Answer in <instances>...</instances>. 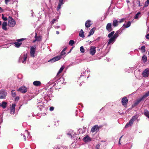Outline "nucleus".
Listing matches in <instances>:
<instances>
[{
	"label": "nucleus",
	"mask_w": 149,
	"mask_h": 149,
	"mask_svg": "<svg viewBox=\"0 0 149 149\" xmlns=\"http://www.w3.org/2000/svg\"><path fill=\"white\" fill-rule=\"evenodd\" d=\"M64 81V79L63 78L60 77L57 81L51 80L48 82V84L49 85H52L53 86H57L58 84L60 85L61 84H63L64 82L63 81Z\"/></svg>",
	"instance_id": "f257e3e1"
},
{
	"label": "nucleus",
	"mask_w": 149,
	"mask_h": 149,
	"mask_svg": "<svg viewBox=\"0 0 149 149\" xmlns=\"http://www.w3.org/2000/svg\"><path fill=\"white\" fill-rule=\"evenodd\" d=\"M149 96V91L146 93L141 97L137 99L134 102L135 105H138L141 101L145 99L146 97Z\"/></svg>",
	"instance_id": "f03ea898"
},
{
	"label": "nucleus",
	"mask_w": 149,
	"mask_h": 149,
	"mask_svg": "<svg viewBox=\"0 0 149 149\" xmlns=\"http://www.w3.org/2000/svg\"><path fill=\"white\" fill-rule=\"evenodd\" d=\"M67 135L69 136L70 138L74 140L77 139L78 137L77 136L78 135V134H76L72 130H70L67 133Z\"/></svg>",
	"instance_id": "7ed1b4c3"
},
{
	"label": "nucleus",
	"mask_w": 149,
	"mask_h": 149,
	"mask_svg": "<svg viewBox=\"0 0 149 149\" xmlns=\"http://www.w3.org/2000/svg\"><path fill=\"white\" fill-rule=\"evenodd\" d=\"M138 117L137 115H135L133 116L132 118L130 120L129 122L127 123L125 126V128H127L128 127L131 126L133 124L134 121L136 120Z\"/></svg>",
	"instance_id": "20e7f679"
},
{
	"label": "nucleus",
	"mask_w": 149,
	"mask_h": 149,
	"mask_svg": "<svg viewBox=\"0 0 149 149\" xmlns=\"http://www.w3.org/2000/svg\"><path fill=\"white\" fill-rule=\"evenodd\" d=\"M16 24L15 20L11 16H9L8 18V25L9 26L11 27H14Z\"/></svg>",
	"instance_id": "39448f33"
},
{
	"label": "nucleus",
	"mask_w": 149,
	"mask_h": 149,
	"mask_svg": "<svg viewBox=\"0 0 149 149\" xmlns=\"http://www.w3.org/2000/svg\"><path fill=\"white\" fill-rule=\"evenodd\" d=\"M27 58V55L26 54H22L19 58V62L23 63H26V61Z\"/></svg>",
	"instance_id": "423d86ee"
},
{
	"label": "nucleus",
	"mask_w": 149,
	"mask_h": 149,
	"mask_svg": "<svg viewBox=\"0 0 149 149\" xmlns=\"http://www.w3.org/2000/svg\"><path fill=\"white\" fill-rule=\"evenodd\" d=\"M36 46H33L31 47L30 48V54L31 56L34 57L35 56V52Z\"/></svg>",
	"instance_id": "0eeeda50"
},
{
	"label": "nucleus",
	"mask_w": 149,
	"mask_h": 149,
	"mask_svg": "<svg viewBox=\"0 0 149 149\" xmlns=\"http://www.w3.org/2000/svg\"><path fill=\"white\" fill-rule=\"evenodd\" d=\"M17 91L23 93H25L27 91L28 88L25 86H22L19 88Z\"/></svg>",
	"instance_id": "6e6552de"
},
{
	"label": "nucleus",
	"mask_w": 149,
	"mask_h": 149,
	"mask_svg": "<svg viewBox=\"0 0 149 149\" xmlns=\"http://www.w3.org/2000/svg\"><path fill=\"white\" fill-rule=\"evenodd\" d=\"M25 39V38H22L17 39V42H15L14 43V44H15V47L17 48L19 47L20 46L22 43V42H19L23 41Z\"/></svg>",
	"instance_id": "1a4fd4ad"
},
{
	"label": "nucleus",
	"mask_w": 149,
	"mask_h": 149,
	"mask_svg": "<svg viewBox=\"0 0 149 149\" xmlns=\"http://www.w3.org/2000/svg\"><path fill=\"white\" fill-rule=\"evenodd\" d=\"M61 58V56H57L52 58L50 59L48 61L49 62L54 63L56 61H58Z\"/></svg>",
	"instance_id": "9d476101"
},
{
	"label": "nucleus",
	"mask_w": 149,
	"mask_h": 149,
	"mask_svg": "<svg viewBox=\"0 0 149 149\" xmlns=\"http://www.w3.org/2000/svg\"><path fill=\"white\" fill-rule=\"evenodd\" d=\"M88 69H87V70H86L85 69H84L83 71L81 73L80 77L79 78V79L81 80V79H82V77H84V78H86V76L87 74L88 73V71L89 70H87Z\"/></svg>",
	"instance_id": "9b49d317"
},
{
	"label": "nucleus",
	"mask_w": 149,
	"mask_h": 149,
	"mask_svg": "<svg viewBox=\"0 0 149 149\" xmlns=\"http://www.w3.org/2000/svg\"><path fill=\"white\" fill-rule=\"evenodd\" d=\"M96 47L94 46H91L89 49V53L92 56L95 55L96 52Z\"/></svg>",
	"instance_id": "f8f14e48"
},
{
	"label": "nucleus",
	"mask_w": 149,
	"mask_h": 149,
	"mask_svg": "<svg viewBox=\"0 0 149 149\" xmlns=\"http://www.w3.org/2000/svg\"><path fill=\"white\" fill-rule=\"evenodd\" d=\"M7 95L6 92L4 90L0 91V99H4Z\"/></svg>",
	"instance_id": "ddd939ff"
},
{
	"label": "nucleus",
	"mask_w": 149,
	"mask_h": 149,
	"mask_svg": "<svg viewBox=\"0 0 149 149\" xmlns=\"http://www.w3.org/2000/svg\"><path fill=\"white\" fill-rule=\"evenodd\" d=\"M99 130V128L98 125H95L92 128L91 132L92 133H94L95 132H97Z\"/></svg>",
	"instance_id": "4468645a"
},
{
	"label": "nucleus",
	"mask_w": 149,
	"mask_h": 149,
	"mask_svg": "<svg viewBox=\"0 0 149 149\" xmlns=\"http://www.w3.org/2000/svg\"><path fill=\"white\" fill-rule=\"evenodd\" d=\"M106 29L108 32H111L113 30V29L112 27L111 23H109L107 24L106 27Z\"/></svg>",
	"instance_id": "2eb2a0df"
},
{
	"label": "nucleus",
	"mask_w": 149,
	"mask_h": 149,
	"mask_svg": "<svg viewBox=\"0 0 149 149\" xmlns=\"http://www.w3.org/2000/svg\"><path fill=\"white\" fill-rule=\"evenodd\" d=\"M27 135V138L28 139H29V138H30V134L28 132V131L26 130L25 131V133H24V134H21V135L22 136V135H23V137H24V141H26V135Z\"/></svg>",
	"instance_id": "dca6fc26"
},
{
	"label": "nucleus",
	"mask_w": 149,
	"mask_h": 149,
	"mask_svg": "<svg viewBox=\"0 0 149 149\" xmlns=\"http://www.w3.org/2000/svg\"><path fill=\"white\" fill-rule=\"evenodd\" d=\"M109 39L108 42L107 43V46L109 45H111L113 44L116 41V39L113 37V36Z\"/></svg>",
	"instance_id": "f3484780"
},
{
	"label": "nucleus",
	"mask_w": 149,
	"mask_h": 149,
	"mask_svg": "<svg viewBox=\"0 0 149 149\" xmlns=\"http://www.w3.org/2000/svg\"><path fill=\"white\" fill-rule=\"evenodd\" d=\"M149 74V70L148 69H145L142 73V75L145 77H148Z\"/></svg>",
	"instance_id": "a211bd4d"
},
{
	"label": "nucleus",
	"mask_w": 149,
	"mask_h": 149,
	"mask_svg": "<svg viewBox=\"0 0 149 149\" xmlns=\"http://www.w3.org/2000/svg\"><path fill=\"white\" fill-rule=\"evenodd\" d=\"M16 106V104L15 103H13L12 106L10 108V111L11 114H13L14 113L15 110V107Z\"/></svg>",
	"instance_id": "6ab92c4d"
},
{
	"label": "nucleus",
	"mask_w": 149,
	"mask_h": 149,
	"mask_svg": "<svg viewBox=\"0 0 149 149\" xmlns=\"http://www.w3.org/2000/svg\"><path fill=\"white\" fill-rule=\"evenodd\" d=\"M128 101V100L126 97H123L121 101L122 104L123 105H126L127 104Z\"/></svg>",
	"instance_id": "aec40b11"
},
{
	"label": "nucleus",
	"mask_w": 149,
	"mask_h": 149,
	"mask_svg": "<svg viewBox=\"0 0 149 149\" xmlns=\"http://www.w3.org/2000/svg\"><path fill=\"white\" fill-rule=\"evenodd\" d=\"M91 21L90 20H88L85 23L86 27L88 28L91 26L92 24L91 23Z\"/></svg>",
	"instance_id": "412c9836"
},
{
	"label": "nucleus",
	"mask_w": 149,
	"mask_h": 149,
	"mask_svg": "<svg viewBox=\"0 0 149 149\" xmlns=\"http://www.w3.org/2000/svg\"><path fill=\"white\" fill-rule=\"evenodd\" d=\"M45 106V104L43 103H40L37 106L38 107L40 110H42L43 108H44Z\"/></svg>",
	"instance_id": "4be33fe9"
},
{
	"label": "nucleus",
	"mask_w": 149,
	"mask_h": 149,
	"mask_svg": "<svg viewBox=\"0 0 149 149\" xmlns=\"http://www.w3.org/2000/svg\"><path fill=\"white\" fill-rule=\"evenodd\" d=\"M7 25V23L6 22H4L2 24V29L5 31H6L7 29L6 26Z\"/></svg>",
	"instance_id": "5701e85b"
},
{
	"label": "nucleus",
	"mask_w": 149,
	"mask_h": 149,
	"mask_svg": "<svg viewBox=\"0 0 149 149\" xmlns=\"http://www.w3.org/2000/svg\"><path fill=\"white\" fill-rule=\"evenodd\" d=\"M33 85L36 86H40L41 84L40 81H35L33 82Z\"/></svg>",
	"instance_id": "b1692460"
},
{
	"label": "nucleus",
	"mask_w": 149,
	"mask_h": 149,
	"mask_svg": "<svg viewBox=\"0 0 149 149\" xmlns=\"http://www.w3.org/2000/svg\"><path fill=\"white\" fill-rule=\"evenodd\" d=\"M83 140L85 142L90 141H91V139L88 135L86 136L83 139Z\"/></svg>",
	"instance_id": "393cba45"
},
{
	"label": "nucleus",
	"mask_w": 149,
	"mask_h": 149,
	"mask_svg": "<svg viewBox=\"0 0 149 149\" xmlns=\"http://www.w3.org/2000/svg\"><path fill=\"white\" fill-rule=\"evenodd\" d=\"M35 38L36 39V40H37L38 41H40L42 39L41 37L40 36H37V33H36V35L35 36Z\"/></svg>",
	"instance_id": "a878e982"
},
{
	"label": "nucleus",
	"mask_w": 149,
	"mask_h": 149,
	"mask_svg": "<svg viewBox=\"0 0 149 149\" xmlns=\"http://www.w3.org/2000/svg\"><path fill=\"white\" fill-rule=\"evenodd\" d=\"M118 21L116 19H114L113 22V25L114 27H116L118 25Z\"/></svg>",
	"instance_id": "bb28decb"
},
{
	"label": "nucleus",
	"mask_w": 149,
	"mask_h": 149,
	"mask_svg": "<svg viewBox=\"0 0 149 149\" xmlns=\"http://www.w3.org/2000/svg\"><path fill=\"white\" fill-rule=\"evenodd\" d=\"M141 12H139L135 15L134 18L135 19H138L141 17Z\"/></svg>",
	"instance_id": "cd10ccee"
},
{
	"label": "nucleus",
	"mask_w": 149,
	"mask_h": 149,
	"mask_svg": "<svg viewBox=\"0 0 149 149\" xmlns=\"http://www.w3.org/2000/svg\"><path fill=\"white\" fill-rule=\"evenodd\" d=\"M144 115L149 118V111L147 110H145L144 112Z\"/></svg>",
	"instance_id": "c85d7f7f"
},
{
	"label": "nucleus",
	"mask_w": 149,
	"mask_h": 149,
	"mask_svg": "<svg viewBox=\"0 0 149 149\" xmlns=\"http://www.w3.org/2000/svg\"><path fill=\"white\" fill-rule=\"evenodd\" d=\"M79 36L80 37H81L82 38H84L85 37L84 33V31H83L82 29H81L80 31Z\"/></svg>",
	"instance_id": "c756f323"
},
{
	"label": "nucleus",
	"mask_w": 149,
	"mask_h": 149,
	"mask_svg": "<svg viewBox=\"0 0 149 149\" xmlns=\"http://www.w3.org/2000/svg\"><path fill=\"white\" fill-rule=\"evenodd\" d=\"M142 60L144 63L146 62L147 60V57L146 55H144L142 56Z\"/></svg>",
	"instance_id": "7c9ffc66"
},
{
	"label": "nucleus",
	"mask_w": 149,
	"mask_h": 149,
	"mask_svg": "<svg viewBox=\"0 0 149 149\" xmlns=\"http://www.w3.org/2000/svg\"><path fill=\"white\" fill-rule=\"evenodd\" d=\"M64 68V67L63 66H62L60 68V69L59 71H58L57 74L56 76V77H57V76L58 75V74H59L60 73H61L63 70V69Z\"/></svg>",
	"instance_id": "2f4dec72"
},
{
	"label": "nucleus",
	"mask_w": 149,
	"mask_h": 149,
	"mask_svg": "<svg viewBox=\"0 0 149 149\" xmlns=\"http://www.w3.org/2000/svg\"><path fill=\"white\" fill-rule=\"evenodd\" d=\"M54 149H68L67 147L65 146L63 147L61 146H57L55 147Z\"/></svg>",
	"instance_id": "473e14b6"
},
{
	"label": "nucleus",
	"mask_w": 149,
	"mask_h": 149,
	"mask_svg": "<svg viewBox=\"0 0 149 149\" xmlns=\"http://www.w3.org/2000/svg\"><path fill=\"white\" fill-rule=\"evenodd\" d=\"M114 31H112L110 33L108 34L107 36L109 38H111V37L113 36V35H114Z\"/></svg>",
	"instance_id": "72a5a7b5"
},
{
	"label": "nucleus",
	"mask_w": 149,
	"mask_h": 149,
	"mask_svg": "<svg viewBox=\"0 0 149 149\" xmlns=\"http://www.w3.org/2000/svg\"><path fill=\"white\" fill-rule=\"evenodd\" d=\"M125 26V24H124L122 27L117 31H118L119 33H122L123 30L125 29L124 26Z\"/></svg>",
	"instance_id": "f704fd0d"
},
{
	"label": "nucleus",
	"mask_w": 149,
	"mask_h": 149,
	"mask_svg": "<svg viewBox=\"0 0 149 149\" xmlns=\"http://www.w3.org/2000/svg\"><path fill=\"white\" fill-rule=\"evenodd\" d=\"M119 33L118 31H117L113 37L116 39L119 36Z\"/></svg>",
	"instance_id": "c9c22d12"
},
{
	"label": "nucleus",
	"mask_w": 149,
	"mask_h": 149,
	"mask_svg": "<svg viewBox=\"0 0 149 149\" xmlns=\"http://www.w3.org/2000/svg\"><path fill=\"white\" fill-rule=\"evenodd\" d=\"M6 104L7 103L3 102H2L0 106L2 107L3 108L5 109L6 107Z\"/></svg>",
	"instance_id": "e433bc0d"
},
{
	"label": "nucleus",
	"mask_w": 149,
	"mask_h": 149,
	"mask_svg": "<svg viewBox=\"0 0 149 149\" xmlns=\"http://www.w3.org/2000/svg\"><path fill=\"white\" fill-rule=\"evenodd\" d=\"M131 24V22L130 21H129L127 23L126 25L125 24V26H124V28H127L129 27Z\"/></svg>",
	"instance_id": "4c0bfd02"
},
{
	"label": "nucleus",
	"mask_w": 149,
	"mask_h": 149,
	"mask_svg": "<svg viewBox=\"0 0 149 149\" xmlns=\"http://www.w3.org/2000/svg\"><path fill=\"white\" fill-rule=\"evenodd\" d=\"M93 28L91 29L88 35V37H90V36L93 34L94 33V31L93 30Z\"/></svg>",
	"instance_id": "58836bf2"
},
{
	"label": "nucleus",
	"mask_w": 149,
	"mask_h": 149,
	"mask_svg": "<svg viewBox=\"0 0 149 149\" xmlns=\"http://www.w3.org/2000/svg\"><path fill=\"white\" fill-rule=\"evenodd\" d=\"M145 46L144 45L142 46L140 49L141 52L142 53H144L146 51Z\"/></svg>",
	"instance_id": "ea45409f"
},
{
	"label": "nucleus",
	"mask_w": 149,
	"mask_h": 149,
	"mask_svg": "<svg viewBox=\"0 0 149 149\" xmlns=\"http://www.w3.org/2000/svg\"><path fill=\"white\" fill-rule=\"evenodd\" d=\"M74 44V41L72 40H70L69 42V44L71 46H72Z\"/></svg>",
	"instance_id": "a19ab883"
},
{
	"label": "nucleus",
	"mask_w": 149,
	"mask_h": 149,
	"mask_svg": "<svg viewBox=\"0 0 149 149\" xmlns=\"http://www.w3.org/2000/svg\"><path fill=\"white\" fill-rule=\"evenodd\" d=\"M62 5L58 3V5L56 8V10L58 11H60V9L61 8V6Z\"/></svg>",
	"instance_id": "79ce46f5"
},
{
	"label": "nucleus",
	"mask_w": 149,
	"mask_h": 149,
	"mask_svg": "<svg viewBox=\"0 0 149 149\" xmlns=\"http://www.w3.org/2000/svg\"><path fill=\"white\" fill-rule=\"evenodd\" d=\"M58 19V18L57 19H53V20L51 22L52 24V25H53L55 22L57 21Z\"/></svg>",
	"instance_id": "37998d69"
},
{
	"label": "nucleus",
	"mask_w": 149,
	"mask_h": 149,
	"mask_svg": "<svg viewBox=\"0 0 149 149\" xmlns=\"http://www.w3.org/2000/svg\"><path fill=\"white\" fill-rule=\"evenodd\" d=\"M80 51L81 53H84L85 52V49L83 46H81L80 47Z\"/></svg>",
	"instance_id": "c03bdc74"
},
{
	"label": "nucleus",
	"mask_w": 149,
	"mask_h": 149,
	"mask_svg": "<svg viewBox=\"0 0 149 149\" xmlns=\"http://www.w3.org/2000/svg\"><path fill=\"white\" fill-rule=\"evenodd\" d=\"M1 17L3 20L4 21H6L8 19L6 17H5L3 14L2 15Z\"/></svg>",
	"instance_id": "a18cd8bd"
},
{
	"label": "nucleus",
	"mask_w": 149,
	"mask_h": 149,
	"mask_svg": "<svg viewBox=\"0 0 149 149\" xmlns=\"http://www.w3.org/2000/svg\"><path fill=\"white\" fill-rule=\"evenodd\" d=\"M13 91V90L12 91L11 95L13 97H15L16 96V93Z\"/></svg>",
	"instance_id": "49530a36"
},
{
	"label": "nucleus",
	"mask_w": 149,
	"mask_h": 149,
	"mask_svg": "<svg viewBox=\"0 0 149 149\" xmlns=\"http://www.w3.org/2000/svg\"><path fill=\"white\" fill-rule=\"evenodd\" d=\"M149 3V0H147L145 2V6H148Z\"/></svg>",
	"instance_id": "de8ad7c7"
},
{
	"label": "nucleus",
	"mask_w": 149,
	"mask_h": 149,
	"mask_svg": "<svg viewBox=\"0 0 149 149\" xmlns=\"http://www.w3.org/2000/svg\"><path fill=\"white\" fill-rule=\"evenodd\" d=\"M33 90V89L31 88V89H30L29 90V88H28V91H27L30 93L32 94L33 93V91H32Z\"/></svg>",
	"instance_id": "09e8293b"
},
{
	"label": "nucleus",
	"mask_w": 149,
	"mask_h": 149,
	"mask_svg": "<svg viewBox=\"0 0 149 149\" xmlns=\"http://www.w3.org/2000/svg\"><path fill=\"white\" fill-rule=\"evenodd\" d=\"M64 0H59V2L58 4L63 5L64 4Z\"/></svg>",
	"instance_id": "8fccbe9b"
},
{
	"label": "nucleus",
	"mask_w": 149,
	"mask_h": 149,
	"mask_svg": "<svg viewBox=\"0 0 149 149\" xmlns=\"http://www.w3.org/2000/svg\"><path fill=\"white\" fill-rule=\"evenodd\" d=\"M16 2L17 3V0H11L10 1V3L13 4L15 2Z\"/></svg>",
	"instance_id": "3c124183"
},
{
	"label": "nucleus",
	"mask_w": 149,
	"mask_h": 149,
	"mask_svg": "<svg viewBox=\"0 0 149 149\" xmlns=\"http://www.w3.org/2000/svg\"><path fill=\"white\" fill-rule=\"evenodd\" d=\"M125 20V19L124 18H122L120 19V20L118 22L119 23H121L123 22Z\"/></svg>",
	"instance_id": "603ef678"
},
{
	"label": "nucleus",
	"mask_w": 149,
	"mask_h": 149,
	"mask_svg": "<svg viewBox=\"0 0 149 149\" xmlns=\"http://www.w3.org/2000/svg\"><path fill=\"white\" fill-rule=\"evenodd\" d=\"M65 54V52L64 51H62L61 53V55H60V56H62L64 55Z\"/></svg>",
	"instance_id": "864d4df0"
},
{
	"label": "nucleus",
	"mask_w": 149,
	"mask_h": 149,
	"mask_svg": "<svg viewBox=\"0 0 149 149\" xmlns=\"http://www.w3.org/2000/svg\"><path fill=\"white\" fill-rule=\"evenodd\" d=\"M136 3L137 4H138V6H140V1H138V0L136 1Z\"/></svg>",
	"instance_id": "5fc2aeb1"
},
{
	"label": "nucleus",
	"mask_w": 149,
	"mask_h": 149,
	"mask_svg": "<svg viewBox=\"0 0 149 149\" xmlns=\"http://www.w3.org/2000/svg\"><path fill=\"white\" fill-rule=\"evenodd\" d=\"M54 107H50L49 110L52 111H53L54 109Z\"/></svg>",
	"instance_id": "6e6d98bb"
},
{
	"label": "nucleus",
	"mask_w": 149,
	"mask_h": 149,
	"mask_svg": "<svg viewBox=\"0 0 149 149\" xmlns=\"http://www.w3.org/2000/svg\"><path fill=\"white\" fill-rule=\"evenodd\" d=\"M146 38L147 39H149V34L148 33L146 35Z\"/></svg>",
	"instance_id": "4d7b16f0"
},
{
	"label": "nucleus",
	"mask_w": 149,
	"mask_h": 149,
	"mask_svg": "<svg viewBox=\"0 0 149 149\" xmlns=\"http://www.w3.org/2000/svg\"><path fill=\"white\" fill-rule=\"evenodd\" d=\"M123 136H121V137H120V139H119V142H118V143L119 144H121L120 143V139H121L122 137Z\"/></svg>",
	"instance_id": "13d9d810"
},
{
	"label": "nucleus",
	"mask_w": 149,
	"mask_h": 149,
	"mask_svg": "<svg viewBox=\"0 0 149 149\" xmlns=\"http://www.w3.org/2000/svg\"><path fill=\"white\" fill-rule=\"evenodd\" d=\"M54 27H55V29H58L60 27V26H54Z\"/></svg>",
	"instance_id": "bf43d9fd"
},
{
	"label": "nucleus",
	"mask_w": 149,
	"mask_h": 149,
	"mask_svg": "<svg viewBox=\"0 0 149 149\" xmlns=\"http://www.w3.org/2000/svg\"><path fill=\"white\" fill-rule=\"evenodd\" d=\"M3 11V10L2 9V8L0 7V13L2 12Z\"/></svg>",
	"instance_id": "052dcab7"
},
{
	"label": "nucleus",
	"mask_w": 149,
	"mask_h": 149,
	"mask_svg": "<svg viewBox=\"0 0 149 149\" xmlns=\"http://www.w3.org/2000/svg\"><path fill=\"white\" fill-rule=\"evenodd\" d=\"M47 96L49 97H52V95L51 93H50V94H47Z\"/></svg>",
	"instance_id": "680f3d73"
},
{
	"label": "nucleus",
	"mask_w": 149,
	"mask_h": 149,
	"mask_svg": "<svg viewBox=\"0 0 149 149\" xmlns=\"http://www.w3.org/2000/svg\"><path fill=\"white\" fill-rule=\"evenodd\" d=\"M19 99V98L18 97H17L15 98V100H18Z\"/></svg>",
	"instance_id": "e2e57ef3"
},
{
	"label": "nucleus",
	"mask_w": 149,
	"mask_h": 149,
	"mask_svg": "<svg viewBox=\"0 0 149 149\" xmlns=\"http://www.w3.org/2000/svg\"><path fill=\"white\" fill-rule=\"evenodd\" d=\"M66 49H67V47H65V48H64V49H63V50L62 51L65 52V50H66Z\"/></svg>",
	"instance_id": "0e129e2a"
},
{
	"label": "nucleus",
	"mask_w": 149,
	"mask_h": 149,
	"mask_svg": "<svg viewBox=\"0 0 149 149\" xmlns=\"http://www.w3.org/2000/svg\"><path fill=\"white\" fill-rule=\"evenodd\" d=\"M132 3H133V6H134V5H135V4H134V1H133V2H132Z\"/></svg>",
	"instance_id": "69168bd1"
},
{
	"label": "nucleus",
	"mask_w": 149,
	"mask_h": 149,
	"mask_svg": "<svg viewBox=\"0 0 149 149\" xmlns=\"http://www.w3.org/2000/svg\"><path fill=\"white\" fill-rule=\"evenodd\" d=\"M59 31H56V34H59Z\"/></svg>",
	"instance_id": "338daca9"
},
{
	"label": "nucleus",
	"mask_w": 149,
	"mask_h": 149,
	"mask_svg": "<svg viewBox=\"0 0 149 149\" xmlns=\"http://www.w3.org/2000/svg\"><path fill=\"white\" fill-rule=\"evenodd\" d=\"M126 1L127 3H130V1L129 0H127Z\"/></svg>",
	"instance_id": "774afa93"
}]
</instances>
